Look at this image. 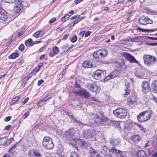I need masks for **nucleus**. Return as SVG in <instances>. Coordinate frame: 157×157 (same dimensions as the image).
Here are the masks:
<instances>
[{
	"label": "nucleus",
	"mask_w": 157,
	"mask_h": 157,
	"mask_svg": "<svg viewBox=\"0 0 157 157\" xmlns=\"http://www.w3.org/2000/svg\"><path fill=\"white\" fill-rule=\"evenodd\" d=\"M137 29L140 31H142L143 32H148L149 31H155L156 30V29H152L150 30H148L147 29H142L141 28H140L139 27H138L137 28Z\"/></svg>",
	"instance_id": "72a5a7b5"
},
{
	"label": "nucleus",
	"mask_w": 157,
	"mask_h": 157,
	"mask_svg": "<svg viewBox=\"0 0 157 157\" xmlns=\"http://www.w3.org/2000/svg\"><path fill=\"white\" fill-rule=\"evenodd\" d=\"M82 66L85 68H91L93 65L91 62L89 60H85L82 63Z\"/></svg>",
	"instance_id": "412c9836"
},
{
	"label": "nucleus",
	"mask_w": 157,
	"mask_h": 157,
	"mask_svg": "<svg viewBox=\"0 0 157 157\" xmlns=\"http://www.w3.org/2000/svg\"><path fill=\"white\" fill-rule=\"evenodd\" d=\"M19 54L17 53H13L9 56L10 59H14L18 56Z\"/></svg>",
	"instance_id": "58836bf2"
},
{
	"label": "nucleus",
	"mask_w": 157,
	"mask_h": 157,
	"mask_svg": "<svg viewBox=\"0 0 157 157\" xmlns=\"http://www.w3.org/2000/svg\"><path fill=\"white\" fill-rule=\"evenodd\" d=\"M72 47L71 46L68 48V45L67 44H65L63 45L61 47L62 49H65L64 51L67 52Z\"/></svg>",
	"instance_id": "c9c22d12"
},
{
	"label": "nucleus",
	"mask_w": 157,
	"mask_h": 157,
	"mask_svg": "<svg viewBox=\"0 0 157 157\" xmlns=\"http://www.w3.org/2000/svg\"><path fill=\"white\" fill-rule=\"evenodd\" d=\"M56 18L55 17H54L53 18L51 19L49 21V22L50 23H53L56 20Z\"/></svg>",
	"instance_id": "603ef678"
},
{
	"label": "nucleus",
	"mask_w": 157,
	"mask_h": 157,
	"mask_svg": "<svg viewBox=\"0 0 157 157\" xmlns=\"http://www.w3.org/2000/svg\"><path fill=\"white\" fill-rule=\"evenodd\" d=\"M137 155L139 157H146L145 152L142 150L139 151L137 153Z\"/></svg>",
	"instance_id": "c85d7f7f"
},
{
	"label": "nucleus",
	"mask_w": 157,
	"mask_h": 157,
	"mask_svg": "<svg viewBox=\"0 0 157 157\" xmlns=\"http://www.w3.org/2000/svg\"><path fill=\"white\" fill-rule=\"evenodd\" d=\"M144 75V74L143 73H142L140 74L139 73L137 74L136 75V76L137 77L140 78H143V76Z\"/></svg>",
	"instance_id": "8fccbe9b"
},
{
	"label": "nucleus",
	"mask_w": 157,
	"mask_h": 157,
	"mask_svg": "<svg viewBox=\"0 0 157 157\" xmlns=\"http://www.w3.org/2000/svg\"><path fill=\"white\" fill-rule=\"evenodd\" d=\"M45 48H46L44 46H43V47L40 48L39 49L38 51H39V52H42L43 51H44L45 49Z\"/></svg>",
	"instance_id": "4d7b16f0"
},
{
	"label": "nucleus",
	"mask_w": 157,
	"mask_h": 157,
	"mask_svg": "<svg viewBox=\"0 0 157 157\" xmlns=\"http://www.w3.org/2000/svg\"><path fill=\"white\" fill-rule=\"evenodd\" d=\"M131 138L134 142L136 143L139 142L140 139V137L138 135L133 136H132Z\"/></svg>",
	"instance_id": "bb28decb"
},
{
	"label": "nucleus",
	"mask_w": 157,
	"mask_h": 157,
	"mask_svg": "<svg viewBox=\"0 0 157 157\" xmlns=\"http://www.w3.org/2000/svg\"><path fill=\"white\" fill-rule=\"evenodd\" d=\"M5 2L6 3H12L15 2V0H4Z\"/></svg>",
	"instance_id": "09e8293b"
},
{
	"label": "nucleus",
	"mask_w": 157,
	"mask_h": 157,
	"mask_svg": "<svg viewBox=\"0 0 157 157\" xmlns=\"http://www.w3.org/2000/svg\"><path fill=\"white\" fill-rule=\"evenodd\" d=\"M77 40V37L76 36H74L71 40L72 42H75Z\"/></svg>",
	"instance_id": "864d4df0"
},
{
	"label": "nucleus",
	"mask_w": 157,
	"mask_h": 157,
	"mask_svg": "<svg viewBox=\"0 0 157 157\" xmlns=\"http://www.w3.org/2000/svg\"><path fill=\"white\" fill-rule=\"evenodd\" d=\"M75 131L74 128H71L69 129V130L66 131V135L68 136H73L75 134Z\"/></svg>",
	"instance_id": "4be33fe9"
},
{
	"label": "nucleus",
	"mask_w": 157,
	"mask_h": 157,
	"mask_svg": "<svg viewBox=\"0 0 157 157\" xmlns=\"http://www.w3.org/2000/svg\"><path fill=\"white\" fill-rule=\"evenodd\" d=\"M64 149L63 146L61 145H59L57 147V152L59 154H60L63 151Z\"/></svg>",
	"instance_id": "c756f323"
},
{
	"label": "nucleus",
	"mask_w": 157,
	"mask_h": 157,
	"mask_svg": "<svg viewBox=\"0 0 157 157\" xmlns=\"http://www.w3.org/2000/svg\"><path fill=\"white\" fill-rule=\"evenodd\" d=\"M42 33L41 31L36 32L33 34V36L35 37L38 38L39 37L40 34Z\"/></svg>",
	"instance_id": "79ce46f5"
},
{
	"label": "nucleus",
	"mask_w": 157,
	"mask_h": 157,
	"mask_svg": "<svg viewBox=\"0 0 157 157\" xmlns=\"http://www.w3.org/2000/svg\"><path fill=\"white\" fill-rule=\"evenodd\" d=\"M143 58L145 64L148 66L154 65L156 59L154 56L149 55H144Z\"/></svg>",
	"instance_id": "f03ea898"
},
{
	"label": "nucleus",
	"mask_w": 157,
	"mask_h": 157,
	"mask_svg": "<svg viewBox=\"0 0 157 157\" xmlns=\"http://www.w3.org/2000/svg\"><path fill=\"white\" fill-rule=\"evenodd\" d=\"M82 89L80 87V85L77 84L76 82L75 86L73 89L72 92L76 95H80Z\"/></svg>",
	"instance_id": "ddd939ff"
},
{
	"label": "nucleus",
	"mask_w": 157,
	"mask_h": 157,
	"mask_svg": "<svg viewBox=\"0 0 157 157\" xmlns=\"http://www.w3.org/2000/svg\"><path fill=\"white\" fill-rule=\"evenodd\" d=\"M59 48L56 46L52 48V50L49 53V56L51 57H53L57 54L59 52Z\"/></svg>",
	"instance_id": "4468645a"
},
{
	"label": "nucleus",
	"mask_w": 157,
	"mask_h": 157,
	"mask_svg": "<svg viewBox=\"0 0 157 157\" xmlns=\"http://www.w3.org/2000/svg\"><path fill=\"white\" fill-rule=\"evenodd\" d=\"M68 35L67 34L64 35L63 36V38H62V40H65L67 39L68 37Z\"/></svg>",
	"instance_id": "338daca9"
},
{
	"label": "nucleus",
	"mask_w": 157,
	"mask_h": 157,
	"mask_svg": "<svg viewBox=\"0 0 157 157\" xmlns=\"http://www.w3.org/2000/svg\"><path fill=\"white\" fill-rule=\"evenodd\" d=\"M19 97L18 96H16L13 97L11 101L10 102V105H13L15 103L19 101Z\"/></svg>",
	"instance_id": "a878e982"
},
{
	"label": "nucleus",
	"mask_w": 157,
	"mask_h": 157,
	"mask_svg": "<svg viewBox=\"0 0 157 157\" xmlns=\"http://www.w3.org/2000/svg\"><path fill=\"white\" fill-rule=\"evenodd\" d=\"M130 80L129 78L127 79L125 82V85L126 87L125 88V93L123 94V96L126 97L130 93V90L129 88L130 87V86L129 85V82Z\"/></svg>",
	"instance_id": "f8f14e48"
},
{
	"label": "nucleus",
	"mask_w": 157,
	"mask_h": 157,
	"mask_svg": "<svg viewBox=\"0 0 157 157\" xmlns=\"http://www.w3.org/2000/svg\"><path fill=\"white\" fill-rule=\"evenodd\" d=\"M142 91L144 93H146L149 92L150 90V86L148 82L146 81L142 82L141 84Z\"/></svg>",
	"instance_id": "9d476101"
},
{
	"label": "nucleus",
	"mask_w": 157,
	"mask_h": 157,
	"mask_svg": "<svg viewBox=\"0 0 157 157\" xmlns=\"http://www.w3.org/2000/svg\"><path fill=\"white\" fill-rule=\"evenodd\" d=\"M142 113L146 121L149 119L152 114V111L150 110L145 111Z\"/></svg>",
	"instance_id": "dca6fc26"
},
{
	"label": "nucleus",
	"mask_w": 157,
	"mask_h": 157,
	"mask_svg": "<svg viewBox=\"0 0 157 157\" xmlns=\"http://www.w3.org/2000/svg\"><path fill=\"white\" fill-rule=\"evenodd\" d=\"M110 143L114 145H116L118 144L120 142V140L119 139H111L110 140Z\"/></svg>",
	"instance_id": "cd10ccee"
},
{
	"label": "nucleus",
	"mask_w": 157,
	"mask_h": 157,
	"mask_svg": "<svg viewBox=\"0 0 157 157\" xmlns=\"http://www.w3.org/2000/svg\"><path fill=\"white\" fill-rule=\"evenodd\" d=\"M122 55L127 60L129 61L130 63L135 62L136 63H138V62L135 59L134 57L130 54L128 53L124 52L122 53Z\"/></svg>",
	"instance_id": "0eeeda50"
},
{
	"label": "nucleus",
	"mask_w": 157,
	"mask_h": 157,
	"mask_svg": "<svg viewBox=\"0 0 157 157\" xmlns=\"http://www.w3.org/2000/svg\"><path fill=\"white\" fill-rule=\"evenodd\" d=\"M85 31H82L79 34V38L80 39H82L83 38L84 36L85 35Z\"/></svg>",
	"instance_id": "a19ab883"
},
{
	"label": "nucleus",
	"mask_w": 157,
	"mask_h": 157,
	"mask_svg": "<svg viewBox=\"0 0 157 157\" xmlns=\"http://www.w3.org/2000/svg\"><path fill=\"white\" fill-rule=\"evenodd\" d=\"M33 153L34 155L38 157H40V155L39 152L36 150H32L30 151L29 152V155L31 153Z\"/></svg>",
	"instance_id": "473e14b6"
},
{
	"label": "nucleus",
	"mask_w": 157,
	"mask_h": 157,
	"mask_svg": "<svg viewBox=\"0 0 157 157\" xmlns=\"http://www.w3.org/2000/svg\"><path fill=\"white\" fill-rule=\"evenodd\" d=\"M119 73L117 71H115L110 73V76L113 78H114L119 75Z\"/></svg>",
	"instance_id": "e433bc0d"
},
{
	"label": "nucleus",
	"mask_w": 157,
	"mask_h": 157,
	"mask_svg": "<svg viewBox=\"0 0 157 157\" xmlns=\"http://www.w3.org/2000/svg\"><path fill=\"white\" fill-rule=\"evenodd\" d=\"M91 32L89 31L85 32V37H87V36H90V34Z\"/></svg>",
	"instance_id": "3c124183"
},
{
	"label": "nucleus",
	"mask_w": 157,
	"mask_h": 157,
	"mask_svg": "<svg viewBox=\"0 0 157 157\" xmlns=\"http://www.w3.org/2000/svg\"><path fill=\"white\" fill-rule=\"evenodd\" d=\"M84 0H75L74 1L75 3L76 4L79 3L81 2L82 1Z\"/></svg>",
	"instance_id": "e2e57ef3"
},
{
	"label": "nucleus",
	"mask_w": 157,
	"mask_h": 157,
	"mask_svg": "<svg viewBox=\"0 0 157 157\" xmlns=\"http://www.w3.org/2000/svg\"><path fill=\"white\" fill-rule=\"evenodd\" d=\"M44 82V81L43 80H39L38 83V86L40 85L43 82Z\"/></svg>",
	"instance_id": "680f3d73"
},
{
	"label": "nucleus",
	"mask_w": 157,
	"mask_h": 157,
	"mask_svg": "<svg viewBox=\"0 0 157 157\" xmlns=\"http://www.w3.org/2000/svg\"><path fill=\"white\" fill-rule=\"evenodd\" d=\"M104 78L105 81H106L111 79L113 78L111 76H110V74L105 77Z\"/></svg>",
	"instance_id": "a18cd8bd"
},
{
	"label": "nucleus",
	"mask_w": 157,
	"mask_h": 157,
	"mask_svg": "<svg viewBox=\"0 0 157 157\" xmlns=\"http://www.w3.org/2000/svg\"><path fill=\"white\" fill-rule=\"evenodd\" d=\"M11 119V117L10 116H8L5 118L4 121H10Z\"/></svg>",
	"instance_id": "13d9d810"
},
{
	"label": "nucleus",
	"mask_w": 157,
	"mask_h": 157,
	"mask_svg": "<svg viewBox=\"0 0 157 157\" xmlns=\"http://www.w3.org/2000/svg\"><path fill=\"white\" fill-rule=\"evenodd\" d=\"M31 76L29 75L27 76L23 79L22 81L23 82L26 81L27 80L29 79V78H31Z\"/></svg>",
	"instance_id": "49530a36"
},
{
	"label": "nucleus",
	"mask_w": 157,
	"mask_h": 157,
	"mask_svg": "<svg viewBox=\"0 0 157 157\" xmlns=\"http://www.w3.org/2000/svg\"><path fill=\"white\" fill-rule=\"evenodd\" d=\"M94 132L90 129H87L83 130L82 132L84 137L88 138L93 137L94 135Z\"/></svg>",
	"instance_id": "9b49d317"
},
{
	"label": "nucleus",
	"mask_w": 157,
	"mask_h": 157,
	"mask_svg": "<svg viewBox=\"0 0 157 157\" xmlns=\"http://www.w3.org/2000/svg\"><path fill=\"white\" fill-rule=\"evenodd\" d=\"M80 96L84 97L85 98H88L90 96V94L86 90L82 89L81 92Z\"/></svg>",
	"instance_id": "f3484780"
},
{
	"label": "nucleus",
	"mask_w": 157,
	"mask_h": 157,
	"mask_svg": "<svg viewBox=\"0 0 157 157\" xmlns=\"http://www.w3.org/2000/svg\"><path fill=\"white\" fill-rule=\"evenodd\" d=\"M78 22V21H77V20H75V21H73L72 23V26H74L76 24H77Z\"/></svg>",
	"instance_id": "0e129e2a"
},
{
	"label": "nucleus",
	"mask_w": 157,
	"mask_h": 157,
	"mask_svg": "<svg viewBox=\"0 0 157 157\" xmlns=\"http://www.w3.org/2000/svg\"><path fill=\"white\" fill-rule=\"evenodd\" d=\"M29 112H26L24 114L23 116V118L25 119L29 115Z\"/></svg>",
	"instance_id": "6e6d98bb"
},
{
	"label": "nucleus",
	"mask_w": 157,
	"mask_h": 157,
	"mask_svg": "<svg viewBox=\"0 0 157 157\" xmlns=\"http://www.w3.org/2000/svg\"><path fill=\"white\" fill-rule=\"evenodd\" d=\"M157 156V152L153 153L151 157H156Z\"/></svg>",
	"instance_id": "774afa93"
},
{
	"label": "nucleus",
	"mask_w": 157,
	"mask_h": 157,
	"mask_svg": "<svg viewBox=\"0 0 157 157\" xmlns=\"http://www.w3.org/2000/svg\"><path fill=\"white\" fill-rule=\"evenodd\" d=\"M7 140L6 137L0 138V145L5 144L7 142Z\"/></svg>",
	"instance_id": "f704fd0d"
},
{
	"label": "nucleus",
	"mask_w": 157,
	"mask_h": 157,
	"mask_svg": "<svg viewBox=\"0 0 157 157\" xmlns=\"http://www.w3.org/2000/svg\"><path fill=\"white\" fill-rule=\"evenodd\" d=\"M42 144L43 146L47 149H52L54 147L52 139L48 136L44 137L42 141Z\"/></svg>",
	"instance_id": "f257e3e1"
},
{
	"label": "nucleus",
	"mask_w": 157,
	"mask_h": 157,
	"mask_svg": "<svg viewBox=\"0 0 157 157\" xmlns=\"http://www.w3.org/2000/svg\"><path fill=\"white\" fill-rule=\"evenodd\" d=\"M89 151L92 157H100L98 151L93 148H90Z\"/></svg>",
	"instance_id": "6ab92c4d"
},
{
	"label": "nucleus",
	"mask_w": 157,
	"mask_h": 157,
	"mask_svg": "<svg viewBox=\"0 0 157 157\" xmlns=\"http://www.w3.org/2000/svg\"><path fill=\"white\" fill-rule=\"evenodd\" d=\"M25 44L26 46H28L29 44L30 46H32L34 44V42H33L31 39H29L25 41Z\"/></svg>",
	"instance_id": "2f4dec72"
},
{
	"label": "nucleus",
	"mask_w": 157,
	"mask_h": 157,
	"mask_svg": "<svg viewBox=\"0 0 157 157\" xmlns=\"http://www.w3.org/2000/svg\"><path fill=\"white\" fill-rule=\"evenodd\" d=\"M139 21L140 23L144 25H145L147 24H152L153 22L152 21L149 19L147 17L144 16L141 17Z\"/></svg>",
	"instance_id": "1a4fd4ad"
},
{
	"label": "nucleus",
	"mask_w": 157,
	"mask_h": 157,
	"mask_svg": "<svg viewBox=\"0 0 157 157\" xmlns=\"http://www.w3.org/2000/svg\"><path fill=\"white\" fill-rule=\"evenodd\" d=\"M137 119L138 120L141 122H144L146 121L142 112L138 115L137 116Z\"/></svg>",
	"instance_id": "393cba45"
},
{
	"label": "nucleus",
	"mask_w": 157,
	"mask_h": 157,
	"mask_svg": "<svg viewBox=\"0 0 157 157\" xmlns=\"http://www.w3.org/2000/svg\"><path fill=\"white\" fill-rule=\"evenodd\" d=\"M15 6L19 9H21L22 7L21 2L18 0H15Z\"/></svg>",
	"instance_id": "4c0bfd02"
},
{
	"label": "nucleus",
	"mask_w": 157,
	"mask_h": 157,
	"mask_svg": "<svg viewBox=\"0 0 157 157\" xmlns=\"http://www.w3.org/2000/svg\"><path fill=\"white\" fill-rule=\"evenodd\" d=\"M152 86L153 88V91L156 93H157V80H154L152 81Z\"/></svg>",
	"instance_id": "b1692460"
},
{
	"label": "nucleus",
	"mask_w": 157,
	"mask_h": 157,
	"mask_svg": "<svg viewBox=\"0 0 157 157\" xmlns=\"http://www.w3.org/2000/svg\"><path fill=\"white\" fill-rule=\"evenodd\" d=\"M24 48L25 46L24 44H21L19 46V49L20 51H23L24 49Z\"/></svg>",
	"instance_id": "c03bdc74"
},
{
	"label": "nucleus",
	"mask_w": 157,
	"mask_h": 157,
	"mask_svg": "<svg viewBox=\"0 0 157 157\" xmlns=\"http://www.w3.org/2000/svg\"><path fill=\"white\" fill-rule=\"evenodd\" d=\"M113 113L117 117L124 118L126 116L127 113L126 110L125 109L119 108L114 110Z\"/></svg>",
	"instance_id": "20e7f679"
},
{
	"label": "nucleus",
	"mask_w": 157,
	"mask_h": 157,
	"mask_svg": "<svg viewBox=\"0 0 157 157\" xmlns=\"http://www.w3.org/2000/svg\"><path fill=\"white\" fill-rule=\"evenodd\" d=\"M7 16L6 13L4 10H1L0 11V20L5 21L7 20Z\"/></svg>",
	"instance_id": "a211bd4d"
},
{
	"label": "nucleus",
	"mask_w": 157,
	"mask_h": 157,
	"mask_svg": "<svg viewBox=\"0 0 157 157\" xmlns=\"http://www.w3.org/2000/svg\"><path fill=\"white\" fill-rule=\"evenodd\" d=\"M95 116L96 117L95 121L97 123H103L108 120L107 118L101 113H100V115H95Z\"/></svg>",
	"instance_id": "423d86ee"
},
{
	"label": "nucleus",
	"mask_w": 157,
	"mask_h": 157,
	"mask_svg": "<svg viewBox=\"0 0 157 157\" xmlns=\"http://www.w3.org/2000/svg\"><path fill=\"white\" fill-rule=\"evenodd\" d=\"M106 72L105 70H97L93 75V77L95 79H100L105 77Z\"/></svg>",
	"instance_id": "39448f33"
},
{
	"label": "nucleus",
	"mask_w": 157,
	"mask_h": 157,
	"mask_svg": "<svg viewBox=\"0 0 157 157\" xmlns=\"http://www.w3.org/2000/svg\"><path fill=\"white\" fill-rule=\"evenodd\" d=\"M52 98V97H48V96L46 97L41 99L38 101L37 104V105L39 107H41L42 105L45 104V101H46L49 99L51 98Z\"/></svg>",
	"instance_id": "2eb2a0df"
},
{
	"label": "nucleus",
	"mask_w": 157,
	"mask_h": 157,
	"mask_svg": "<svg viewBox=\"0 0 157 157\" xmlns=\"http://www.w3.org/2000/svg\"><path fill=\"white\" fill-rule=\"evenodd\" d=\"M86 86L88 89L93 92H97L98 90V87L94 82L87 83Z\"/></svg>",
	"instance_id": "6e6552de"
},
{
	"label": "nucleus",
	"mask_w": 157,
	"mask_h": 157,
	"mask_svg": "<svg viewBox=\"0 0 157 157\" xmlns=\"http://www.w3.org/2000/svg\"><path fill=\"white\" fill-rule=\"evenodd\" d=\"M71 118L74 120V122L77 123L78 124H81V123H80V121H79L77 120L73 116H71Z\"/></svg>",
	"instance_id": "de8ad7c7"
},
{
	"label": "nucleus",
	"mask_w": 157,
	"mask_h": 157,
	"mask_svg": "<svg viewBox=\"0 0 157 157\" xmlns=\"http://www.w3.org/2000/svg\"><path fill=\"white\" fill-rule=\"evenodd\" d=\"M78 141L79 142H80L81 144L82 145V146H85V144H86V142L84 141H83V140H78Z\"/></svg>",
	"instance_id": "5fc2aeb1"
},
{
	"label": "nucleus",
	"mask_w": 157,
	"mask_h": 157,
	"mask_svg": "<svg viewBox=\"0 0 157 157\" xmlns=\"http://www.w3.org/2000/svg\"><path fill=\"white\" fill-rule=\"evenodd\" d=\"M120 152H121V151L117 149L114 147H111V149L109 150V154L113 153L114 152L117 153H120Z\"/></svg>",
	"instance_id": "7c9ffc66"
},
{
	"label": "nucleus",
	"mask_w": 157,
	"mask_h": 157,
	"mask_svg": "<svg viewBox=\"0 0 157 157\" xmlns=\"http://www.w3.org/2000/svg\"><path fill=\"white\" fill-rule=\"evenodd\" d=\"M107 54V50L105 49L99 50L94 53L93 56L95 58L101 59L106 57Z\"/></svg>",
	"instance_id": "7ed1b4c3"
},
{
	"label": "nucleus",
	"mask_w": 157,
	"mask_h": 157,
	"mask_svg": "<svg viewBox=\"0 0 157 157\" xmlns=\"http://www.w3.org/2000/svg\"><path fill=\"white\" fill-rule=\"evenodd\" d=\"M29 98H26L22 102V103L23 105L25 104L28 101Z\"/></svg>",
	"instance_id": "052dcab7"
},
{
	"label": "nucleus",
	"mask_w": 157,
	"mask_h": 157,
	"mask_svg": "<svg viewBox=\"0 0 157 157\" xmlns=\"http://www.w3.org/2000/svg\"><path fill=\"white\" fill-rule=\"evenodd\" d=\"M70 157H79L78 154L75 151L71 152Z\"/></svg>",
	"instance_id": "ea45409f"
},
{
	"label": "nucleus",
	"mask_w": 157,
	"mask_h": 157,
	"mask_svg": "<svg viewBox=\"0 0 157 157\" xmlns=\"http://www.w3.org/2000/svg\"><path fill=\"white\" fill-rule=\"evenodd\" d=\"M134 13V11H132L130 13H128V15H127V17H128L127 18V20H128V21L130 20V19H129L130 17L131 16H132V14H133Z\"/></svg>",
	"instance_id": "37998d69"
},
{
	"label": "nucleus",
	"mask_w": 157,
	"mask_h": 157,
	"mask_svg": "<svg viewBox=\"0 0 157 157\" xmlns=\"http://www.w3.org/2000/svg\"><path fill=\"white\" fill-rule=\"evenodd\" d=\"M11 127V126L10 125H7L5 127V129L6 130H8L9 129H10V128Z\"/></svg>",
	"instance_id": "bf43d9fd"
},
{
	"label": "nucleus",
	"mask_w": 157,
	"mask_h": 157,
	"mask_svg": "<svg viewBox=\"0 0 157 157\" xmlns=\"http://www.w3.org/2000/svg\"><path fill=\"white\" fill-rule=\"evenodd\" d=\"M67 20V18H66V17H65L64 16L62 17L61 19L62 21H63V22H65Z\"/></svg>",
	"instance_id": "69168bd1"
},
{
	"label": "nucleus",
	"mask_w": 157,
	"mask_h": 157,
	"mask_svg": "<svg viewBox=\"0 0 157 157\" xmlns=\"http://www.w3.org/2000/svg\"><path fill=\"white\" fill-rule=\"evenodd\" d=\"M128 105H132L134 104L136 102V98L135 97H132L129 98L127 100Z\"/></svg>",
	"instance_id": "5701e85b"
},
{
	"label": "nucleus",
	"mask_w": 157,
	"mask_h": 157,
	"mask_svg": "<svg viewBox=\"0 0 157 157\" xmlns=\"http://www.w3.org/2000/svg\"><path fill=\"white\" fill-rule=\"evenodd\" d=\"M101 150V152L104 155H107L109 154V150L105 146L102 147Z\"/></svg>",
	"instance_id": "aec40b11"
}]
</instances>
